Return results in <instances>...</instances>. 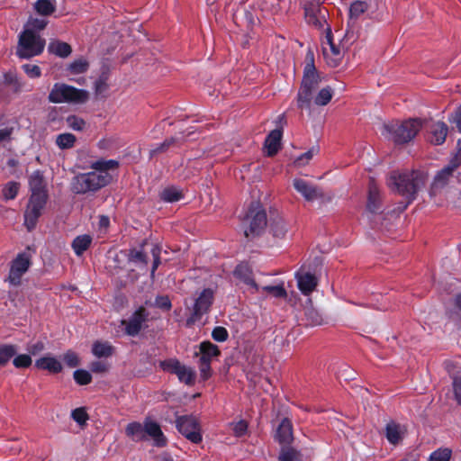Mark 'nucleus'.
I'll use <instances>...</instances> for the list:
<instances>
[{"mask_svg":"<svg viewBox=\"0 0 461 461\" xmlns=\"http://www.w3.org/2000/svg\"><path fill=\"white\" fill-rule=\"evenodd\" d=\"M120 166L115 159H98L90 165L93 171L81 173L73 177L71 190L75 194H83L96 192L108 185L113 181L112 172L116 171Z\"/></svg>","mask_w":461,"mask_h":461,"instance_id":"nucleus-1","label":"nucleus"},{"mask_svg":"<svg viewBox=\"0 0 461 461\" xmlns=\"http://www.w3.org/2000/svg\"><path fill=\"white\" fill-rule=\"evenodd\" d=\"M427 175L419 170L393 172L388 179L389 187L411 203L418 192L424 186Z\"/></svg>","mask_w":461,"mask_h":461,"instance_id":"nucleus-2","label":"nucleus"},{"mask_svg":"<svg viewBox=\"0 0 461 461\" xmlns=\"http://www.w3.org/2000/svg\"><path fill=\"white\" fill-rule=\"evenodd\" d=\"M125 434L135 442L147 440L149 437L158 447H165L167 442L159 424L148 419L143 424L137 421L129 423L125 428Z\"/></svg>","mask_w":461,"mask_h":461,"instance_id":"nucleus-3","label":"nucleus"},{"mask_svg":"<svg viewBox=\"0 0 461 461\" xmlns=\"http://www.w3.org/2000/svg\"><path fill=\"white\" fill-rule=\"evenodd\" d=\"M423 126V121L411 118L403 122H394L384 125V131L396 144H405L412 140Z\"/></svg>","mask_w":461,"mask_h":461,"instance_id":"nucleus-4","label":"nucleus"},{"mask_svg":"<svg viewBox=\"0 0 461 461\" xmlns=\"http://www.w3.org/2000/svg\"><path fill=\"white\" fill-rule=\"evenodd\" d=\"M88 98L87 91L77 89L64 83L54 84L48 96V100L53 104H84Z\"/></svg>","mask_w":461,"mask_h":461,"instance_id":"nucleus-5","label":"nucleus"},{"mask_svg":"<svg viewBox=\"0 0 461 461\" xmlns=\"http://www.w3.org/2000/svg\"><path fill=\"white\" fill-rule=\"evenodd\" d=\"M267 224L266 211L258 203H252L243 219L244 234L247 238L260 235Z\"/></svg>","mask_w":461,"mask_h":461,"instance_id":"nucleus-6","label":"nucleus"},{"mask_svg":"<svg viewBox=\"0 0 461 461\" xmlns=\"http://www.w3.org/2000/svg\"><path fill=\"white\" fill-rule=\"evenodd\" d=\"M46 41L39 33L23 31L19 35L16 55L20 59H29L41 54Z\"/></svg>","mask_w":461,"mask_h":461,"instance_id":"nucleus-7","label":"nucleus"},{"mask_svg":"<svg viewBox=\"0 0 461 461\" xmlns=\"http://www.w3.org/2000/svg\"><path fill=\"white\" fill-rule=\"evenodd\" d=\"M456 168L449 163L435 176L429 191L431 196L443 194L447 195L450 193L451 185L457 182V178L453 176Z\"/></svg>","mask_w":461,"mask_h":461,"instance_id":"nucleus-8","label":"nucleus"},{"mask_svg":"<svg viewBox=\"0 0 461 461\" xmlns=\"http://www.w3.org/2000/svg\"><path fill=\"white\" fill-rule=\"evenodd\" d=\"M149 312L144 306L137 308L128 319L121 321L124 333L131 337L137 336L149 321Z\"/></svg>","mask_w":461,"mask_h":461,"instance_id":"nucleus-9","label":"nucleus"},{"mask_svg":"<svg viewBox=\"0 0 461 461\" xmlns=\"http://www.w3.org/2000/svg\"><path fill=\"white\" fill-rule=\"evenodd\" d=\"M176 425L178 431L192 443L198 444L202 441L201 426L194 416H179L176 418Z\"/></svg>","mask_w":461,"mask_h":461,"instance_id":"nucleus-10","label":"nucleus"},{"mask_svg":"<svg viewBox=\"0 0 461 461\" xmlns=\"http://www.w3.org/2000/svg\"><path fill=\"white\" fill-rule=\"evenodd\" d=\"M32 265L31 255L26 252L19 253L11 262L10 271L6 281L11 285L18 286L22 284L23 276Z\"/></svg>","mask_w":461,"mask_h":461,"instance_id":"nucleus-11","label":"nucleus"},{"mask_svg":"<svg viewBox=\"0 0 461 461\" xmlns=\"http://www.w3.org/2000/svg\"><path fill=\"white\" fill-rule=\"evenodd\" d=\"M48 198L30 196L26 210L24 212V225L29 231L32 230L41 217L46 205Z\"/></svg>","mask_w":461,"mask_h":461,"instance_id":"nucleus-12","label":"nucleus"},{"mask_svg":"<svg viewBox=\"0 0 461 461\" xmlns=\"http://www.w3.org/2000/svg\"><path fill=\"white\" fill-rule=\"evenodd\" d=\"M322 53L327 64L333 68L339 66L342 59V50L334 43L330 26L326 27L325 41L322 42Z\"/></svg>","mask_w":461,"mask_h":461,"instance_id":"nucleus-13","label":"nucleus"},{"mask_svg":"<svg viewBox=\"0 0 461 461\" xmlns=\"http://www.w3.org/2000/svg\"><path fill=\"white\" fill-rule=\"evenodd\" d=\"M304 15L308 24L322 30L327 24L329 12L326 8L314 4H307L304 7Z\"/></svg>","mask_w":461,"mask_h":461,"instance_id":"nucleus-14","label":"nucleus"},{"mask_svg":"<svg viewBox=\"0 0 461 461\" xmlns=\"http://www.w3.org/2000/svg\"><path fill=\"white\" fill-rule=\"evenodd\" d=\"M294 189L301 194L308 202L323 197L322 191L317 186L309 184L307 181L301 178H294L293 181Z\"/></svg>","mask_w":461,"mask_h":461,"instance_id":"nucleus-15","label":"nucleus"},{"mask_svg":"<svg viewBox=\"0 0 461 461\" xmlns=\"http://www.w3.org/2000/svg\"><path fill=\"white\" fill-rule=\"evenodd\" d=\"M213 301V291L210 288L203 289L199 296L195 299L194 309H193V316L195 319L201 318L204 313H206Z\"/></svg>","mask_w":461,"mask_h":461,"instance_id":"nucleus-16","label":"nucleus"},{"mask_svg":"<svg viewBox=\"0 0 461 461\" xmlns=\"http://www.w3.org/2000/svg\"><path fill=\"white\" fill-rule=\"evenodd\" d=\"M298 289L304 295H310L318 285L317 277L309 272L299 271L295 274Z\"/></svg>","mask_w":461,"mask_h":461,"instance_id":"nucleus-17","label":"nucleus"},{"mask_svg":"<svg viewBox=\"0 0 461 461\" xmlns=\"http://www.w3.org/2000/svg\"><path fill=\"white\" fill-rule=\"evenodd\" d=\"M448 132L447 125L443 122H432L429 126L428 140L434 145L445 142Z\"/></svg>","mask_w":461,"mask_h":461,"instance_id":"nucleus-18","label":"nucleus"},{"mask_svg":"<svg viewBox=\"0 0 461 461\" xmlns=\"http://www.w3.org/2000/svg\"><path fill=\"white\" fill-rule=\"evenodd\" d=\"M320 82L319 76L313 64V55L311 57V63H308L303 71L301 87L314 91Z\"/></svg>","mask_w":461,"mask_h":461,"instance_id":"nucleus-19","label":"nucleus"},{"mask_svg":"<svg viewBox=\"0 0 461 461\" xmlns=\"http://www.w3.org/2000/svg\"><path fill=\"white\" fill-rule=\"evenodd\" d=\"M381 195L378 186L373 178L368 184V195L366 209L371 213H378L381 212Z\"/></svg>","mask_w":461,"mask_h":461,"instance_id":"nucleus-20","label":"nucleus"},{"mask_svg":"<svg viewBox=\"0 0 461 461\" xmlns=\"http://www.w3.org/2000/svg\"><path fill=\"white\" fill-rule=\"evenodd\" d=\"M29 186L32 192L31 196L48 198L44 178L40 171H35L29 179Z\"/></svg>","mask_w":461,"mask_h":461,"instance_id":"nucleus-21","label":"nucleus"},{"mask_svg":"<svg viewBox=\"0 0 461 461\" xmlns=\"http://www.w3.org/2000/svg\"><path fill=\"white\" fill-rule=\"evenodd\" d=\"M276 439L284 445H289L293 441V426L289 419L285 418L280 422L276 429Z\"/></svg>","mask_w":461,"mask_h":461,"instance_id":"nucleus-22","label":"nucleus"},{"mask_svg":"<svg viewBox=\"0 0 461 461\" xmlns=\"http://www.w3.org/2000/svg\"><path fill=\"white\" fill-rule=\"evenodd\" d=\"M283 131L281 129H275L270 131L265 140V148L269 157L276 155L280 149Z\"/></svg>","mask_w":461,"mask_h":461,"instance_id":"nucleus-23","label":"nucleus"},{"mask_svg":"<svg viewBox=\"0 0 461 461\" xmlns=\"http://www.w3.org/2000/svg\"><path fill=\"white\" fill-rule=\"evenodd\" d=\"M234 276L242 282H244V284L249 285L255 292H258L259 290L258 285L253 279L252 270L247 264L238 265L234 270Z\"/></svg>","mask_w":461,"mask_h":461,"instance_id":"nucleus-24","label":"nucleus"},{"mask_svg":"<svg viewBox=\"0 0 461 461\" xmlns=\"http://www.w3.org/2000/svg\"><path fill=\"white\" fill-rule=\"evenodd\" d=\"M199 348V354L201 355L199 359H204L210 364L214 357H219L221 354L219 348L211 341H203L200 344Z\"/></svg>","mask_w":461,"mask_h":461,"instance_id":"nucleus-25","label":"nucleus"},{"mask_svg":"<svg viewBox=\"0 0 461 461\" xmlns=\"http://www.w3.org/2000/svg\"><path fill=\"white\" fill-rule=\"evenodd\" d=\"M35 366L42 370H48L50 373L57 374L62 370L61 363L52 357H44L36 360Z\"/></svg>","mask_w":461,"mask_h":461,"instance_id":"nucleus-26","label":"nucleus"},{"mask_svg":"<svg viewBox=\"0 0 461 461\" xmlns=\"http://www.w3.org/2000/svg\"><path fill=\"white\" fill-rule=\"evenodd\" d=\"M402 434H403V430H402V427L400 426V424H398L394 421H390L387 423L386 428H385V436H386L387 440L391 444H393V445L398 444L402 440Z\"/></svg>","mask_w":461,"mask_h":461,"instance_id":"nucleus-27","label":"nucleus"},{"mask_svg":"<svg viewBox=\"0 0 461 461\" xmlns=\"http://www.w3.org/2000/svg\"><path fill=\"white\" fill-rule=\"evenodd\" d=\"M92 243V237L88 234L79 235L76 237L71 247L77 256H81L86 251Z\"/></svg>","mask_w":461,"mask_h":461,"instance_id":"nucleus-28","label":"nucleus"},{"mask_svg":"<svg viewBox=\"0 0 461 461\" xmlns=\"http://www.w3.org/2000/svg\"><path fill=\"white\" fill-rule=\"evenodd\" d=\"M49 52L55 54L60 58H67L71 54L72 49L67 42L54 41L50 42L48 46Z\"/></svg>","mask_w":461,"mask_h":461,"instance_id":"nucleus-29","label":"nucleus"},{"mask_svg":"<svg viewBox=\"0 0 461 461\" xmlns=\"http://www.w3.org/2000/svg\"><path fill=\"white\" fill-rule=\"evenodd\" d=\"M176 375L180 382L185 384L186 385H194L195 383V371L192 367L186 366L183 364L181 365Z\"/></svg>","mask_w":461,"mask_h":461,"instance_id":"nucleus-30","label":"nucleus"},{"mask_svg":"<svg viewBox=\"0 0 461 461\" xmlns=\"http://www.w3.org/2000/svg\"><path fill=\"white\" fill-rule=\"evenodd\" d=\"M113 347L107 341H95L92 347V353L96 357H108L113 354Z\"/></svg>","mask_w":461,"mask_h":461,"instance_id":"nucleus-31","label":"nucleus"},{"mask_svg":"<svg viewBox=\"0 0 461 461\" xmlns=\"http://www.w3.org/2000/svg\"><path fill=\"white\" fill-rule=\"evenodd\" d=\"M160 198L167 203H174L183 198V193L176 186H168L160 193Z\"/></svg>","mask_w":461,"mask_h":461,"instance_id":"nucleus-32","label":"nucleus"},{"mask_svg":"<svg viewBox=\"0 0 461 461\" xmlns=\"http://www.w3.org/2000/svg\"><path fill=\"white\" fill-rule=\"evenodd\" d=\"M270 232L275 238L284 239L287 232V224L282 218L273 220L270 223Z\"/></svg>","mask_w":461,"mask_h":461,"instance_id":"nucleus-33","label":"nucleus"},{"mask_svg":"<svg viewBox=\"0 0 461 461\" xmlns=\"http://www.w3.org/2000/svg\"><path fill=\"white\" fill-rule=\"evenodd\" d=\"M34 8L41 15H50L56 9L55 0H38Z\"/></svg>","mask_w":461,"mask_h":461,"instance_id":"nucleus-34","label":"nucleus"},{"mask_svg":"<svg viewBox=\"0 0 461 461\" xmlns=\"http://www.w3.org/2000/svg\"><path fill=\"white\" fill-rule=\"evenodd\" d=\"M77 138L72 133H61L56 138V144L60 149H68L74 147Z\"/></svg>","mask_w":461,"mask_h":461,"instance_id":"nucleus-35","label":"nucleus"},{"mask_svg":"<svg viewBox=\"0 0 461 461\" xmlns=\"http://www.w3.org/2000/svg\"><path fill=\"white\" fill-rule=\"evenodd\" d=\"M19 189V183L14 181H10L6 183L2 189L3 198L5 201L14 200L17 196Z\"/></svg>","mask_w":461,"mask_h":461,"instance_id":"nucleus-36","label":"nucleus"},{"mask_svg":"<svg viewBox=\"0 0 461 461\" xmlns=\"http://www.w3.org/2000/svg\"><path fill=\"white\" fill-rule=\"evenodd\" d=\"M279 461H303L302 454L293 447H283Z\"/></svg>","mask_w":461,"mask_h":461,"instance_id":"nucleus-37","label":"nucleus"},{"mask_svg":"<svg viewBox=\"0 0 461 461\" xmlns=\"http://www.w3.org/2000/svg\"><path fill=\"white\" fill-rule=\"evenodd\" d=\"M17 352L16 347L14 345L0 346V366H5L9 360L15 356Z\"/></svg>","mask_w":461,"mask_h":461,"instance_id":"nucleus-38","label":"nucleus"},{"mask_svg":"<svg viewBox=\"0 0 461 461\" xmlns=\"http://www.w3.org/2000/svg\"><path fill=\"white\" fill-rule=\"evenodd\" d=\"M5 84L11 86L14 92H20L23 88V82L14 72H7L4 76Z\"/></svg>","mask_w":461,"mask_h":461,"instance_id":"nucleus-39","label":"nucleus"},{"mask_svg":"<svg viewBox=\"0 0 461 461\" xmlns=\"http://www.w3.org/2000/svg\"><path fill=\"white\" fill-rule=\"evenodd\" d=\"M313 91L300 87L297 95L299 108H310Z\"/></svg>","mask_w":461,"mask_h":461,"instance_id":"nucleus-40","label":"nucleus"},{"mask_svg":"<svg viewBox=\"0 0 461 461\" xmlns=\"http://www.w3.org/2000/svg\"><path fill=\"white\" fill-rule=\"evenodd\" d=\"M333 96V91L331 87L327 86L320 90L314 98V103L317 105L323 106L330 103Z\"/></svg>","mask_w":461,"mask_h":461,"instance_id":"nucleus-41","label":"nucleus"},{"mask_svg":"<svg viewBox=\"0 0 461 461\" xmlns=\"http://www.w3.org/2000/svg\"><path fill=\"white\" fill-rule=\"evenodd\" d=\"M368 8V4L365 1H355L349 8V18L357 19Z\"/></svg>","mask_w":461,"mask_h":461,"instance_id":"nucleus-42","label":"nucleus"},{"mask_svg":"<svg viewBox=\"0 0 461 461\" xmlns=\"http://www.w3.org/2000/svg\"><path fill=\"white\" fill-rule=\"evenodd\" d=\"M319 147L311 148L307 152L300 155L298 158L294 159V166L300 167L307 165L309 161L313 158V156L319 153Z\"/></svg>","mask_w":461,"mask_h":461,"instance_id":"nucleus-43","label":"nucleus"},{"mask_svg":"<svg viewBox=\"0 0 461 461\" xmlns=\"http://www.w3.org/2000/svg\"><path fill=\"white\" fill-rule=\"evenodd\" d=\"M46 25L47 21L45 19L31 18L25 24L23 31L38 33V32L43 30Z\"/></svg>","mask_w":461,"mask_h":461,"instance_id":"nucleus-44","label":"nucleus"},{"mask_svg":"<svg viewBox=\"0 0 461 461\" xmlns=\"http://www.w3.org/2000/svg\"><path fill=\"white\" fill-rule=\"evenodd\" d=\"M89 64L85 59H78L69 64L68 70L74 75L81 74L88 69Z\"/></svg>","mask_w":461,"mask_h":461,"instance_id":"nucleus-45","label":"nucleus"},{"mask_svg":"<svg viewBox=\"0 0 461 461\" xmlns=\"http://www.w3.org/2000/svg\"><path fill=\"white\" fill-rule=\"evenodd\" d=\"M181 362L176 358H168L159 363V366L166 372L176 374L181 366Z\"/></svg>","mask_w":461,"mask_h":461,"instance_id":"nucleus-46","label":"nucleus"},{"mask_svg":"<svg viewBox=\"0 0 461 461\" xmlns=\"http://www.w3.org/2000/svg\"><path fill=\"white\" fill-rule=\"evenodd\" d=\"M451 454L449 448H438L430 454L429 461H450Z\"/></svg>","mask_w":461,"mask_h":461,"instance_id":"nucleus-47","label":"nucleus"},{"mask_svg":"<svg viewBox=\"0 0 461 461\" xmlns=\"http://www.w3.org/2000/svg\"><path fill=\"white\" fill-rule=\"evenodd\" d=\"M73 377L77 384L80 385H86L91 383L92 375L91 374L84 369H77L74 372Z\"/></svg>","mask_w":461,"mask_h":461,"instance_id":"nucleus-48","label":"nucleus"},{"mask_svg":"<svg viewBox=\"0 0 461 461\" xmlns=\"http://www.w3.org/2000/svg\"><path fill=\"white\" fill-rule=\"evenodd\" d=\"M71 417L80 426L85 425L89 418L85 408H77L73 410L71 412Z\"/></svg>","mask_w":461,"mask_h":461,"instance_id":"nucleus-49","label":"nucleus"},{"mask_svg":"<svg viewBox=\"0 0 461 461\" xmlns=\"http://www.w3.org/2000/svg\"><path fill=\"white\" fill-rule=\"evenodd\" d=\"M66 122L68 126L74 131H82L86 125L85 121L76 115L68 116Z\"/></svg>","mask_w":461,"mask_h":461,"instance_id":"nucleus-50","label":"nucleus"},{"mask_svg":"<svg viewBox=\"0 0 461 461\" xmlns=\"http://www.w3.org/2000/svg\"><path fill=\"white\" fill-rule=\"evenodd\" d=\"M200 376L203 381L208 380L212 376L211 364L207 363L204 359H199L198 362Z\"/></svg>","mask_w":461,"mask_h":461,"instance_id":"nucleus-51","label":"nucleus"},{"mask_svg":"<svg viewBox=\"0 0 461 461\" xmlns=\"http://www.w3.org/2000/svg\"><path fill=\"white\" fill-rule=\"evenodd\" d=\"M154 305L163 311H170L172 303L167 295H158L155 299Z\"/></svg>","mask_w":461,"mask_h":461,"instance_id":"nucleus-52","label":"nucleus"},{"mask_svg":"<svg viewBox=\"0 0 461 461\" xmlns=\"http://www.w3.org/2000/svg\"><path fill=\"white\" fill-rule=\"evenodd\" d=\"M22 68L31 78H38L41 76V69L37 65L24 64L22 66Z\"/></svg>","mask_w":461,"mask_h":461,"instance_id":"nucleus-53","label":"nucleus"},{"mask_svg":"<svg viewBox=\"0 0 461 461\" xmlns=\"http://www.w3.org/2000/svg\"><path fill=\"white\" fill-rule=\"evenodd\" d=\"M262 289L272 294L276 298H285L287 294L283 285H267L264 286Z\"/></svg>","mask_w":461,"mask_h":461,"instance_id":"nucleus-54","label":"nucleus"},{"mask_svg":"<svg viewBox=\"0 0 461 461\" xmlns=\"http://www.w3.org/2000/svg\"><path fill=\"white\" fill-rule=\"evenodd\" d=\"M129 260L134 263H141L143 265H147L148 263L147 256L142 251L137 249L130 250Z\"/></svg>","mask_w":461,"mask_h":461,"instance_id":"nucleus-55","label":"nucleus"},{"mask_svg":"<svg viewBox=\"0 0 461 461\" xmlns=\"http://www.w3.org/2000/svg\"><path fill=\"white\" fill-rule=\"evenodd\" d=\"M13 363L17 368H25L32 365V358L29 355L23 354L15 357Z\"/></svg>","mask_w":461,"mask_h":461,"instance_id":"nucleus-56","label":"nucleus"},{"mask_svg":"<svg viewBox=\"0 0 461 461\" xmlns=\"http://www.w3.org/2000/svg\"><path fill=\"white\" fill-rule=\"evenodd\" d=\"M228 331L224 327L217 326L212 330V338L218 342H223L228 339Z\"/></svg>","mask_w":461,"mask_h":461,"instance_id":"nucleus-57","label":"nucleus"},{"mask_svg":"<svg viewBox=\"0 0 461 461\" xmlns=\"http://www.w3.org/2000/svg\"><path fill=\"white\" fill-rule=\"evenodd\" d=\"M305 316L312 325H320L322 322V318L314 309H307Z\"/></svg>","mask_w":461,"mask_h":461,"instance_id":"nucleus-58","label":"nucleus"},{"mask_svg":"<svg viewBox=\"0 0 461 461\" xmlns=\"http://www.w3.org/2000/svg\"><path fill=\"white\" fill-rule=\"evenodd\" d=\"M160 252H161V248L158 245H154L151 249V254L153 257V264H152V268H151V276H154V273L157 270V268L158 267V266L160 265Z\"/></svg>","mask_w":461,"mask_h":461,"instance_id":"nucleus-59","label":"nucleus"},{"mask_svg":"<svg viewBox=\"0 0 461 461\" xmlns=\"http://www.w3.org/2000/svg\"><path fill=\"white\" fill-rule=\"evenodd\" d=\"M177 140H178V139L173 138V137L165 140L164 142H162L156 149L151 150V155L166 151L170 146L176 143Z\"/></svg>","mask_w":461,"mask_h":461,"instance_id":"nucleus-60","label":"nucleus"},{"mask_svg":"<svg viewBox=\"0 0 461 461\" xmlns=\"http://www.w3.org/2000/svg\"><path fill=\"white\" fill-rule=\"evenodd\" d=\"M232 426L234 435L237 437H241L245 435L248 430V423L243 420H240L238 422L233 423Z\"/></svg>","mask_w":461,"mask_h":461,"instance_id":"nucleus-61","label":"nucleus"},{"mask_svg":"<svg viewBox=\"0 0 461 461\" xmlns=\"http://www.w3.org/2000/svg\"><path fill=\"white\" fill-rule=\"evenodd\" d=\"M65 363L69 367H76L79 365L78 357L76 353L68 351L64 355L63 357Z\"/></svg>","mask_w":461,"mask_h":461,"instance_id":"nucleus-62","label":"nucleus"},{"mask_svg":"<svg viewBox=\"0 0 461 461\" xmlns=\"http://www.w3.org/2000/svg\"><path fill=\"white\" fill-rule=\"evenodd\" d=\"M453 392L456 402L461 406V378L453 380Z\"/></svg>","mask_w":461,"mask_h":461,"instance_id":"nucleus-63","label":"nucleus"},{"mask_svg":"<svg viewBox=\"0 0 461 461\" xmlns=\"http://www.w3.org/2000/svg\"><path fill=\"white\" fill-rule=\"evenodd\" d=\"M90 368L94 373H105L108 370V365L102 361H95L92 362Z\"/></svg>","mask_w":461,"mask_h":461,"instance_id":"nucleus-64","label":"nucleus"}]
</instances>
